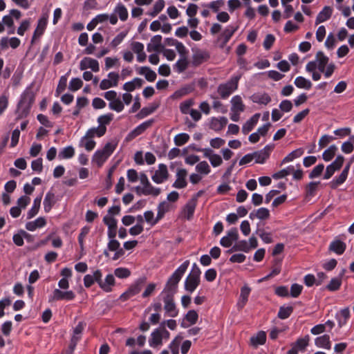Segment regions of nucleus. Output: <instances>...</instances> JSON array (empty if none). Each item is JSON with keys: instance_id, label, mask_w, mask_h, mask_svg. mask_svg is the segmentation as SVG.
I'll use <instances>...</instances> for the list:
<instances>
[{"instance_id": "nucleus-13", "label": "nucleus", "mask_w": 354, "mask_h": 354, "mask_svg": "<svg viewBox=\"0 0 354 354\" xmlns=\"http://www.w3.org/2000/svg\"><path fill=\"white\" fill-rule=\"evenodd\" d=\"M273 148V145H268L261 150L254 152L253 154L255 162L257 163L263 164L269 158Z\"/></svg>"}, {"instance_id": "nucleus-20", "label": "nucleus", "mask_w": 354, "mask_h": 354, "mask_svg": "<svg viewBox=\"0 0 354 354\" xmlns=\"http://www.w3.org/2000/svg\"><path fill=\"white\" fill-rule=\"evenodd\" d=\"M227 119L225 117L212 118L209 128L215 131H221L227 124Z\"/></svg>"}, {"instance_id": "nucleus-46", "label": "nucleus", "mask_w": 354, "mask_h": 354, "mask_svg": "<svg viewBox=\"0 0 354 354\" xmlns=\"http://www.w3.org/2000/svg\"><path fill=\"white\" fill-rule=\"evenodd\" d=\"M188 65L189 62L186 57H182L176 62L174 68L177 73H181L187 69Z\"/></svg>"}, {"instance_id": "nucleus-22", "label": "nucleus", "mask_w": 354, "mask_h": 354, "mask_svg": "<svg viewBox=\"0 0 354 354\" xmlns=\"http://www.w3.org/2000/svg\"><path fill=\"white\" fill-rule=\"evenodd\" d=\"M196 206V198H194L190 199L185 205L183 210V215L187 220H190L194 213L195 208Z\"/></svg>"}, {"instance_id": "nucleus-31", "label": "nucleus", "mask_w": 354, "mask_h": 354, "mask_svg": "<svg viewBox=\"0 0 354 354\" xmlns=\"http://www.w3.org/2000/svg\"><path fill=\"white\" fill-rule=\"evenodd\" d=\"M315 344L319 348H323L327 350H330L331 348V343L328 335H324L317 337L315 339Z\"/></svg>"}, {"instance_id": "nucleus-43", "label": "nucleus", "mask_w": 354, "mask_h": 354, "mask_svg": "<svg viewBox=\"0 0 354 354\" xmlns=\"http://www.w3.org/2000/svg\"><path fill=\"white\" fill-rule=\"evenodd\" d=\"M232 107L231 111H243L245 106L242 99L239 95L234 96L231 100Z\"/></svg>"}, {"instance_id": "nucleus-57", "label": "nucleus", "mask_w": 354, "mask_h": 354, "mask_svg": "<svg viewBox=\"0 0 354 354\" xmlns=\"http://www.w3.org/2000/svg\"><path fill=\"white\" fill-rule=\"evenodd\" d=\"M90 230H91V227L89 226H84L81 229L80 233L79 234L78 242L80 244V249L82 251L84 249V239L89 233Z\"/></svg>"}, {"instance_id": "nucleus-36", "label": "nucleus", "mask_w": 354, "mask_h": 354, "mask_svg": "<svg viewBox=\"0 0 354 354\" xmlns=\"http://www.w3.org/2000/svg\"><path fill=\"white\" fill-rule=\"evenodd\" d=\"M41 198H42L41 194L35 198L32 207L28 210V212L27 213V218L28 219H30L32 217H34L36 214H37V213L39 210V208H40Z\"/></svg>"}, {"instance_id": "nucleus-18", "label": "nucleus", "mask_w": 354, "mask_h": 354, "mask_svg": "<svg viewBox=\"0 0 354 354\" xmlns=\"http://www.w3.org/2000/svg\"><path fill=\"white\" fill-rule=\"evenodd\" d=\"M106 131V127H97L89 129L86 134L81 138V142H83L85 138H93L95 136L100 138L103 136Z\"/></svg>"}, {"instance_id": "nucleus-12", "label": "nucleus", "mask_w": 354, "mask_h": 354, "mask_svg": "<svg viewBox=\"0 0 354 354\" xmlns=\"http://www.w3.org/2000/svg\"><path fill=\"white\" fill-rule=\"evenodd\" d=\"M239 239V233L236 228H232L227 233V235L222 237L220 243L225 248L230 247L232 243Z\"/></svg>"}, {"instance_id": "nucleus-58", "label": "nucleus", "mask_w": 354, "mask_h": 354, "mask_svg": "<svg viewBox=\"0 0 354 354\" xmlns=\"http://www.w3.org/2000/svg\"><path fill=\"white\" fill-rule=\"evenodd\" d=\"M342 284V279L340 277L333 278L329 283L326 286V289L330 291H336L337 290Z\"/></svg>"}, {"instance_id": "nucleus-6", "label": "nucleus", "mask_w": 354, "mask_h": 354, "mask_svg": "<svg viewBox=\"0 0 354 354\" xmlns=\"http://www.w3.org/2000/svg\"><path fill=\"white\" fill-rule=\"evenodd\" d=\"M146 282V277H140L133 283L128 290L120 295V299L125 301L133 296L138 294Z\"/></svg>"}, {"instance_id": "nucleus-51", "label": "nucleus", "mask_w": 354, "mask_h": 354, "mask_svg": "<svg viewBox=\"0 0 354 354\" xmlns=\"http://www.w3.org/2000/svg\"><path fill=\"white\" fill-rule=\"evenodd\" d=\"M337 150V147L335 145H330L324 151L322 154L323 159L326 162L331 160L335 155Z\"/></svg>"}, {"instance_id": "nucleus-17", "label": "nucleus", "mask_w": 354, "mask_h": 354, "mask_svg": "<svg viewBox=\"0 0 354 354\" xmlns=\"http://www.w3.org/2000/svg\"><path fill=\"white\" fill-rule=\"evenodd\" d=\"M187 171L185 169H179L176 172V180L173 184V187L177 189H182L187 186L186 177Z\"/></svg>"}, {"instance_id": "nucleus-11", "label": "nucleus", "mask_w": 354, "mask_h": 354, "mask_svg": "<svg viewBox=\"0 0 354 354\" xmlns=\"http://www.w3.org/2000/svg\"><path fill=\"white\" fill-rule=\"evenodd\" d=\"M107 76L108 78L102 80L100 84V88L102 90H106L112 87H115L118 84L120 75L118 73L111 72Z\"/></svg>"}, {"instance_id": "nucleus-14", "label": "nucleus", "mask_w": 354, "mask_h": 354, "mask_svg": "<svg viewBox=\"0 0 354 354\" xmlns=\"http://www.w3.org/2000/svg\"><path fill=\"white\" fill-rule=\"evenodd\" d=\"M154 120L153 119L147 120L132 130L127 136V139L131 140L142 134L145 130L151 127Z\"/></svg>"}, {"instance_id": "nucleus-63", "label": "nucleus", "mask_w": 354, "mask_h": 354, "mask_svg": "<svg viewBox=\"0 0 354 354\" xmlns=\"http://www.w3.org/2000/svg\"><path fill=\"white\" fill-rule=\"evenodd\" d=\"M83 82L79 77L72 78L69 82L68 88L71 91H76L82 88Z\"/></svg>"}, {"instance_id": "nucleus-27", "label": "nucleus", "mask_w": 354, "mask_h": 354, "mask_svg": "<svg viewBox=\"0 0 354 354\" xmlns=\"http://www.w3.org/2000/svg\"><path fill=\"white\" fill-rule=\"evenodd\" d=\"M46 225V221L44 217H39L35 221L26 223V229L28 231L33 232L38 228L44 227Z\"/></svg>"}, {"instance_id": "nucleus-3", "label": "nucleus", "mask_w": 354, "mask_h": 354, "mask_svg": "<svg viewBox=\"0 0 354 354\" xmlns=\"http://www.w3.org/2000/svg\"><path fill=\"white\" fill-rule=\"evenodd\" d=\"M329 58L322 51H318L316 53L315 59L309 62L306 66V71H315L317 68L320 72H324V68L329 64Z\"/></svg>"}, {"instance_id": "nucleus-39", "label": "nucleus", "mask_w": 354, "mask_h": 354, "mask_svg": "<svg viewBox=\"0 0 354 354\" xmlns=\"http://www.w3.org/2000/svg\"><path fill=\"white\" fill-rule=\"evenodd\" d=\"M250 288L247 286H244L243 287L241 288L239 300L237 304L238 306L240 308H243V306L247 303L248 297L250 293Z\"/></svg>"}, {"instance_id": "nucleus-49", "label": "nucleus", "mask_w": 354, "mask_h": 354, "mask_svg": "<svg viewBox=\"0 0 354 354\" xmlns=\"http://www.w3.org/2000/svg\"><path fill=\"white\" fill-rule=\"evenodd\" d=\"M196 171L201 175H207L210 173L211 169L206 161H201L196 166Z\"/></svg>"}, {"instance_id": "nucleus-2", "label": "nucleus", "mask_w": 354, "mask_h": 354, "mask_svg": "<svg viewBox=\"0 0 354 354\" xmlns=\"http://www.w3.org/2000/svg\"><path fill=\"white\" fill-rule=\"evenodd\" d=\"M116 143L107 142L102 149L97 150L92 158V162L100 167L113 153L116 148Z\"/></svg>"}, {"instance_id": "nucleus-8", "label": "nucleus", "mask_w": 354, "mask_h": 354, "mask_svg": "<svg viewBox=\"0 0 354 354\" xmlns=\"http://www.w3.org/2000/svg\"><path fill=\"white\" fill-rule=\"evenodd\" d=\"M164 310L166 314L171 317H176L178 314V310L176 308V304L174 301L173 296L169 294H166L163 296Z\"/></svg>"}, {"instance_id": "nucleus-42", "label": "nucleus", "mask_w": 354, "mask_h": 354, "mask_svg": "<svg viewBox=\"0 0 354 354\" xmlns=\"http://www.w3.org/2000/svg\"><path fill=\"white\" fill-rule=\"evenodd\" d=\"M304 153L302 148H298L288 154L281 161V165L291 162L295 158L301 157Z\"/></svg>"}, {"instance_id": "nucleus-5", "label": "nucleus", "mask_w": 354, "mask_h": 354, "mask_svg": "<svg viewBox=\"0 0 354 354\" xmlns=\"http://www.w3.org/2000/svg\"><path fill=\"white\" fill-rule=\"evenodd\" d=\"M21 12L16 9L10 10L9 14L5 15L2 18L3 23L5 27L7 28L8 33L9 35L14 34L15 32V27L14 25V20L18 21L21 17Z\"/></svg>"}, {"instance_id": "nucleus-41", "label": "nucleus", "mask_w": 354, "mask_h": 354, "mask_svg": "<svg viewBox=\"0 0 354 354\" xmlns=\"http://www.w3.org/2000/svg\"><path fill=\"white\" fill-rule=\"evenodd\" d=\"M95 21L98 24L99 23H103L107 20H109L110 23L112 25H115L118 22V17L115 16V15H110L108 14H100L97 15L95 18Z\"/></svg>"}, {"instance_id": "nucleus-61", "label": "nucleus", "mask_w": 354, "mask_h": 354, "mask_svg": "<svg viewBox=\"0 0 354 354\" xmlns=\"http://www.w3.org/2000/svg\"><path fill=\"white\" fill-rule=\"evenodd\" d=\"M189 140V136L187 133H182L174 137V141L176 145L182 146L187 143Z\"/></svg>"}, {"instance_id": "nucleus-60", "label": "nucleus", "mask_w": 354, "mask_h": 354, "mask_svg": "<svg viewBox=\"0 0 354 354\" xmlns=\"http://www.w3.org/2000/svg\"><path fill=\"white\" fill-rule=\"evenodd\" d=\"M69 73L70 71L65 75H62L60 77L57 87L55 91L57 96H58L61 93H62L65 90L67 84V75L69 74Z\"/></svg>"}, {"instance_id": "nucleus-29", "label": "nucleus", "mask_w": 354, "mask_h": 354, "mask_svg": "<svg viewBox=\"0 0 354 354\" xmlns=\"http://www.w3.org/2000/svg\"><path fill=\"white\" fill-rule=\"evenodd\" d=\"M250 98L253 102L263 105L268 104L271 101V97L266 93H254L250 97Z\"/></svg>"}, {"instance_id": "nucleus-56", "label": "nucleus", "mask_w": 354, "mask_h": 354, "mask_svg": "<svg viewBox=\"0 0 354 354\" xmlns=\"http://www.w3.org/2000/svg\"><path fill=\"white\" fill-rule=\"evenodd\" d=\"M236 30V28H234L231 26H229L225 28V30L223 32V33L221 35V39H223V43L225 44L230 40V39L232 37V36L234 35Z\"/></svg>"}, {"instance_id": "nucleus-24", "label": "nucleus", "mask_w": 354, "mask_h": 354, "mask_svg": "<svg viewBox=\"0 0 354 354\" xmlns=\"http://www.w3.org/2000/svg\"><path fill=\"white\" fill-rule=\"evenodd\" d=\"M115 284L114 276L111 274H107L104 280L100 278V281H98L99 286L105 292H110L112 290V286Z\"/></svg>"}, {"instance_id": "nucleus-1", "label": "nucleus", "mask_w": 354, "mask_h": 354, "mask_svg": "<svg viewBox=\"0 0 354 354\" xmlns=\"http://www.w3.org/2000/svg\"><path fill=\"white\" fill-rule=\"evenodd\" d=\"M35 101V93L31 86L25 89L21 95V99L17 104L16 113L17 119L26 118L30 113V108Z\"/></svg>"}, {"instance_id": "nucleus-53", "label": "nucleus", "mask_w": 354, "mask_h": 354, "mask_svg": "<svg viewBox=\"0 0 354 354\" xmlns=\"http://www.w3.org/2000/svg\"><path fill=\"white\" fill-rule=\"evenodd\" d=\"M109 108L111 110H113L118 113H120L122 111H123V109L124 108V105L123 102L119 97H117L113 102H109Z\"/></svg>"}, {"instance_id": "nucleus-28", "label": "nucleus", "mask_w": 354, "mask_h": 354, "mask_svg": "<svg viewBox=\"0 0 354 354\" xmlns=\"http://www.w3.org/2000/svg\"><path fill=\"white\" fill-rule=\"evenodd\" d=\"M333 13V9L329 6H325L322 11L319 12L315 20V24L323 23L330 19Z\"/></svg>"}, {"instance_id": "nucleus-33", "label": "nucleus", "mask_w": 354, "mask_h": 354, "mask_svg": "<svg viewBox=\"0 0 354 354\" xmlns=\"http://www.w3.org/2000/svg\"><path fill=\"white\" fill-rule=\"evenodd\" d=\"M174 208V206L168 201H162L159 203L157 207L158 218L162 219L165 214Z\"/></svg>"}, {"instance_id": "nucleus-62", "label": "nucleus", "mask_w": 354, "mask_h": 354, "mask_svg": "<svg viewBox=\"0 0 354 354\" xmlns=\"http://www.w3.org/2000/svg\"><path fill=\"white\" fill-rule=\"evenodd\" d=\"M192 99L185 100L180 104V110L183 114H188L192 110L191 106L194 104Z\"/></svg>"}, {"instance_id": "nucleus-55", "label": "nucleus", "mask_w": 354, "mask_h": 354, "mask_svg": "<svg viewBox=\"0 0 354 354\" xmlns=\"http://www.w3.org/2000/svg\"><path fill=\"white\" fill-rule=\"evenodd\" d=\"M256 234L259 236L265 243H270L273 241L272 233L266 232L263 229H257Z\"/></svg>"}, {"instance_id": "nucleus-59", "label": "nucleus", "mask_w": 354, "mask_h": 354, "mask_svg": "<svg viewBox=\"0 0 354 354\" xmlns=\"http://www.w3.org/2000/svg\"><path fill=\"white\" fill-rule=\"evenodd\" d=\"M348 176V174L342 171L339 176L334 178L330 183V185L332 189L337 188L339 185H342L345 182Z\"/></svg>"}, {"instance_id": "nucleus-34", "label": "nucleus", "mask_w": 354, "mask_h": 354, "mask_svg": "<svg viewBox=\"0 0 354 354\" xmlns=\"http://www.w3.org/2000/svg\"><path fill=\"white\" fill-rule=\"evenodd\" d=\"M56 203L55 196L52 192H48L44 200V209L46 212H49L53 206Z\"/></svg>"}, {"instance_id": "nucleus-15", "label": "nucleus", "mask_w": 354, "mask_h": 354, "mask_svg": "<svg viewBox=\"0 0 354 354\" xmlns=\"http://www.w3.org/2000/svg\"><path fill=\"white\" fill-rule=\"evenodd\" d=\"M209 57L208 53L205 50L197 49L194 51L192 57V64L194 66H198L204 62L207 61Z\"/></svg>"}, {"instance_id": "nucleus-50", "label": "nucleus", "mask_w": 354, "mask_h": 354, "mask_svg": "<svg viewBox=\"0 0 354 354\" xmlns=\"http://www.w3.org/2000/svg\"><path fill=\"white\" fill-rule=\"evenodd\" d=\"M145 196H157L160 194V189L153 187L150 182L143 185Z\"/></svg>"}, {"instance_id": "nucleus-52", "label": "nucleus", "mask_w": 354, "mask_h": 354, "mask_svg": "<svg viewBox=\"0 0 354 354\" xmlns=\"http://www.w3.org/2000/svg\"><path fill=\"white\" fill-rule=\"evenodd\" d=\"M144 218L145 221L151 226L155 225L160 220H161L160 218H158V214L154 217V213L151 210L146 211L144 213Z\"/></svg>"}, {"instance_id": "nucleus-23", "label": "nucleus", "mask_w": 354, "mask_h": 354, "mask_svg": "<svg viewBox=\"0 0 354 354\" xmlns=\"http://www.w3.org/2000/svg\"><path fill=\"white\" fill-rule=\"evenodd\" d=\"M270 211L266 207H260L257 209L253 210L249 214V218L252 220L259 218L260 220H266L270 218Z\"/></svg>"}, {"instance_id": "nucleus-40", "label": "nucleus", "mask_w": 354, "mask_h": 354, "mask_svg": "<svg viewBox=\"0 0 354 354\" xmlns=\"http://www.w3.org/2000/svg\"><path fill=\"white\" fill-rule=\"evenodd\" d=\"M140 75H145L149 82H153L156 79V73L148 66H142L138 70Z\"/></svg>"}, {"instance_id": "nucleus-26", "label": "nucleus", "mask_w": 354, "mask_h": 354, "mask_svg": "<svg viewBox=\"0 0 354 354\" xmlns=\"http://www.w3.org/2000/svg\"><path fill=\"white\" fill-rule=\"evenodd\" d=\"M111 15L118 16L122 21H125L128 19L129 13L127 8L122 3H118L113 9V12Z\"/></svg>"}, {"instance_id": "nucleus-32", "label": "nucleus", "mask_w": 354, "mask_h": 354, "mask_svg": "<svg viewBox=\"0 0 354 354\" xmlns=\"http://www.w3.org/2000/svg\"><path fill=\"white\" fill-rule=\"evenodd\" d=\"M200 283V279L188 275L185 281V288L189 292H193Z\"/></svg>"}, {"instance_id": "nucleus-21", "label": "nucleus", "mask_w": 354, "mask_h": 354, "mask_svg": "<svg viewBox=\"0 0 354 354\" xmlns=\"http://www.w3.org/2000/svg\"><path fill=\"white\" fill-rule=\"evenodd\" d=\"M102 277V274L100 270H95L93 274H86L84 277V284L86 288L91 287L95 282L98 283L100 281V278Z\"/></svg>"}, {"instance_id": "nucleus-45", "label": "nucleus", "mask_w": 354, "mask_h": 354, "mask_svg": "<svg viewBox=\"0 0 354 354\" xmlns=\"http://www.w3.org/2000/svg\"><path fill=\"white\" fill-rule=\"evenodd\" d=\"M75 155V149L72 146H68L62 149L58 154L59 159H68Z\"/></svg>"}, {"instance_id": "nucleus-35", "label": "nucleus", "mask_w": 354, "mask_h": 354, "mask_svg": "<svg viewBox=\"0 0 354 354\" xmlns=\"http://www.w3.org/2000/svg\"><path fill=\"white\" fill-rule=\"evenodd\" d=\"M149 346L151 347H156L158 346L162 345V339L160 335V332L159 328L155 329L151 334V338L149 340Z\"/></svg>"}, {"instance_id": "nucleus-25", "label": "nucleus", "mask_w": 354, "mask_h": 354, "mask_svg": "<svg viewBox=\"0 0 354 354\" xmlns=\"http://www.w3.org/2000/svg\"><path fill=\"white\" fill-rule=\"evenodd\" d=\"M162 41V36L160 35H156L153 36L150 42L147 44V50L148 52H159L162 47L161 45Z\"/></svg>"}, {"instance_id": "nucleus-64", "label": "nucleus", "mask_w": 354, "mask_h": 354, "mask_svg": "<svg viewBox=\"0 0 354 354\" xmlns=\"http://www.w3.org/2000/svg\"><path fill=\"white\" fill-rule=\"evenodd\" d=\"M28 236L25 231L21 230L19 234H14L12 239L13 242L17 246H22L24 245V237H26Z\"/></svg>"}, {"instance_id": "nucleus-47", "label": "nucleus", "mask_w": 354, "mask_h": 354, "mask_svg": "<svg viewBox=\"0 0 354 354\" xmlns=\"http://www.w3.org/2000/svg\"><path fill=\"white\" fill-rule=\"evenodd\" d=\"M233 251H243L245 252H248L250 251V248L248 241L243 240L236 242L235 245L232 248V249L228 250V252H232Z\"/></svg>"}, {"instance_id": "nucleus-9", "label": "nucleus", "mask_w": 354, "mask_h": 354, "mask_svg": "<svg viewBox=\"0 0 354 354\" xmlns=\"http://www.w3.org/2000/svg\"><path fill=\"white\" fill-rule=\"evenodd\" d=\"M75 297V294L72 290L63 291L60 289H55L52 295L49 297V301L59 300L71 301Z\"/></svg>"}, {"instance_id": "nucleus-37", "label": "nucleus", "mask_w": 354, "mask_h": 354, "mask_svg": "<svg viewBox=\"0 0 354 354\" xmlns=\"http://www.w3.org/2000/svg\"><path fill=\"white\" fill-rule=\"evenodd\" d=\"M266 340V334L264 331H259L255 335L251 337L250 342L251 344L257 347L259 345H263L265 344Z\"/></svg>"}, {"instance_id": "nucleus-16", "label": "nucleus", "mask_w": 354, "mask_h": 354, "mask_svg": "<svg viewBox=\"0 0 354 354\" xmlns=\"http://www.w3.org/2000/svg\"><path fill=\"white\" fill-rule=\"evenodd\" d=\"M87 68H91L94 72H98L100 71L98 62L91 57L83 58L80 63V69L84 71Z\"/></svg>"}, {"instance_id": "nucleus-48", "label": "nucleus", "mask_w": 354, "mask_h": 354, "mask_svg": "<svg viewBox=\"0 0 354 354\" xmlns=\"http://www.w3.org/2000/svg\"><path fill=\"white\" fill-rule=\"evenodd\" d=\"M293 171H294V166L290 165V166L287 167L286 168L283 169L274 173V174H272V178L276 180L283 178L290 175Z\"/></svg>"}, {"instance_id": "nucleus-10", "label": "nucleus", "mask_w": 354, "mask_h": 354, "mask_svg": "<svg viewBox=\"0 0 354 354\" xmlns=\"http://www.w3.org/2000/svg\"><path fill=\"white\" fill-rule=\"evenodd\" d=\"M169 178L167 167L165 164H159L158 169L155 171L151 176L152 180L156 184L163 183Z\"/></svg>"}, {"instance_id": "nucleus-44", "label": "nucleus", "mask_w": 354, "mask_h": 354, "mask_svg": "<svg viewBox=\"0 0 354 354\" xmlns=\"http://www.w3.org/2000/svg\"><path fill=\"white\" fill-rule=\"evenodd\" d=\"M294 84L297 88L309 90L312 87V83L309 80L302 76H299L295 80Z\"/></svg>"}, {"instance_id": "nucleus-54", "label": "nucleus", "mask_w": 354, "mask_h": 354, "mask_svg": "<svg viewBox=\"0 0 354 354\" xmlns=\"http://www.w3.org/2000/svg\"><path fill=\"white\" fill-rule=\"evenodd\" d=\"M310 337L308 335H306L303 338L298 339L293 346L297 348V351H304L308 346L309 343Z\"/></svg>"}, {"instance_id": "nucleus-19", "label": "nucleus", "mask_w": 354, "mask_h": 354, "mask_svg": "<svg viewBox=\"0 0 354 354\" xmlns=\"http://www.w3.org/2000/svg\"><path fill=\"white\" fill-rule=\"evenodd\" d=\"M47 22H48V18L46 16H43L42 17H41L39 19L38 23H37V26L33 33V36L32 38V43L34 42V41L36 39L40 37L43 35V33L46 28Z\"/></svg>"}, {"instance_id": "nucleus-7", "label": "nucleus", "mask_w": 354, "mask_h": 354, "mask_svg": "<svg viewBox=\"0 0 354 354\" xmlns=\"http://www.w3.org/2000/svg\"><path fill=\"white\" fill-rule=\"evenodd\" d=\"M189 266V261L186 260L184 261L172 274L167 281V286L171 288H175L183 274L185 273L187 269Z\"/></svg>"}, {"instance_id": "nucleus-4", "label": "nucleus", "mask_w": 354, "mask_h": 354, "mask_svg": "<svg viewBox=\"0 0 354 354\" xmlns=\"http://www.w3.org/2000/svg\"><path fill=\"white\" fill-rule=\"evenodd\" d=\"M239 77H232L225 83L221 84L217 88V92L223 99L227 98L238 88Z\"/></svg>"}, {"instance_id": "nucleus-38", "label": "nucleus", "mask_w": 354, "mask_h": 354, "mask_svg": "<svg viewBox=\"0 0 354 354\" xmlns=\"http://www.w3.org/2000/svg\"><path fill=\"white\" fill-rule=\"evenodd\" d=\"M346 247V244L344 242L335 240L330 243L329 250L337 254H342L345 251Z\"/></svg>"}, {"instance_id": "nucleus-30", "label": "nucleus", "mask_w": 354, "mask_h": 354, "mask_svg": "<svg viewBox=\"0 0 354 354\" xmlns=\"http://www.w3.org/2000/svg\"><path fill=\"white\" fill-rule=\"evenodd\" d=\"M260 114L256 113L251 118H250L246 122L243 124L242 127V132L244 134H248L250 131H251L254 126L257 124Z\"/></svg>"}]
</instances>
